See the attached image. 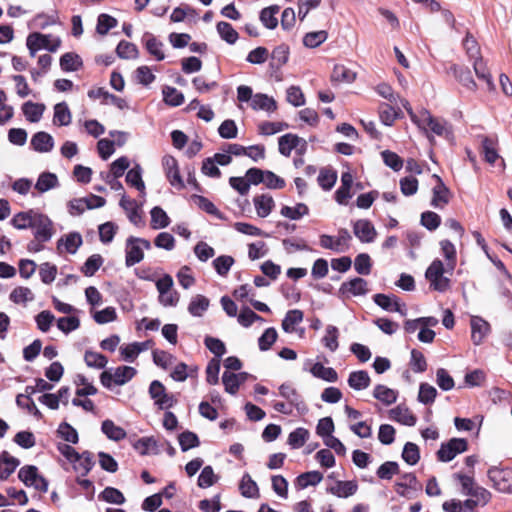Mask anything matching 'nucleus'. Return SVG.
I'll use <instances>...</instances> for the list:
<instances>
[{"label":"nucleus","instance_id":"1","mask_svg":"<svg viewBox=\"0 0 512 512\" xmlns=\"http://www.w3.org/2000/svg\"><path fill=\"white\" fill-rule=\"evenodd\" d=\"M11 224L18 230L32 229L38 242H48L54 234V226L51 219L34 209L19 212L11 219Z\"/></svg>","mask_w":512,"mask_h":512},{"label":"nucleus","instance_id":"2","mask_svg":"<svg viewBox=\"0 0 512 512\" xmlns=\"http://www.w3.org/2000/svg\"><path fill=\"white\" fill-rule=\"evenodd\" d=\"M404 107L411 116L412 121L420 129L425 132L431 131L438 136H443L447 133L446 122L433 117L429 111L423 109L418 114H414L407 102L404 104Z\"/></svg>","mask_w":512,"mask_h":512},{"label":"nucleus","instance_id":"3","mask_svg":"<svg viewBox=\"0 0 512 512\" xmlns=\"http://www.w3.org/2000/svg\"><path fill=\"white\" fill-rule=\"evenodd\" d=\"M26 46L32 57L36 52L41 49H46L49 52H56L61 46V39L51 34H42L34 32L28 35L26 39Z\"/></svg>","mask_w":512,"mask_h":512},{"label":"nucleus","instance_id":"4","mask_svg":"<svg viewBox=\"0 0 512 512\" xmlns=\"http://www.w3.org/2000/svg\"><path fill=\"white\" fill-rule=\"evenodd\" d=\"M136 373V369L131 366L110 368L101 373L100 382L104 387L111 389L114 385L122 386L126 384L136 375Z\"/></svg>","mask_w":512,"mask_h":512},{"label":"nucleus","instance_id":"5","mask_svg":"<svg viewBox=\"0 0 512 512\" xmlns=\"http://www.w3.org/2000/svg\"><path fill=\"white\" fill-rule=\"evenodd\" d=\"M151 249V243L147 239L130 236L125 245V265L132 267L144 258V251Z\"/></svg>","mask_w":512,"mask_h":512},{"label":"nucleus","instance_id":"6","mask_svg":"<svg viewBox=\"0 0 512 512\" xmlns=\"http://www.w3.org/2000/svg\"><path fill=\"white\" fill-rule=\"evenodd\" d=\"M445 273L451 274L452 272H447L446 265L444 266L440 259L433 260L425 273V277L429 281L430 287L433 290L439 292L448 290L450 287V280L444 276Z\"/></svg>","mask_w":512,"mask_h":512},{"label":"nucleus","instance_id":"7","mask_svg":"<svg viewBox=\"0 0 512 512\" xmlns=\"http://www.w3.org/2000/svg\"><path fill=\"white\" fill-rule=\"evenodd\" d=\"M351 239L352 237L348 230L342 228L338 231L337 237L322 234L319 237V244L324 249H329L341 253L349 249Z\"/></svg>","mask_w":512,"mask_h":512},{"label":"nucleus","instance_id":"8","mask_svg":"<svg viewBox=\"0 0 512 512\" xmlns=\"http://www.w3.org/2000/svg\"><path fill=\"white\" fill-rule=\"evenodd\" d=\"M149 395L154 400V404L161 410H168L176 405L177 398L166 391L164 385L154 380L149 386Z\"/></svg>","mask_w":512,"mask_h":512},{"label":"nucleus","instance_id":"9","mask_svg":"<svg viewBox=\"0 0 512 512\" xmlns=\"http://www.w3.org/2000/svg\"><path fill=\"white\" fill-rule=\"evenodd\" d=\"M18 478L29 487H34L40 492H47L48 482L38 473V468L33 465L23 466L18 473Z\"/></svg>","mask_w":512,"mask_h":512},{"label":"nucleus","instance_id":"10","mask_svg":"<svg viewBox=\"0 0 512 512\" xmlns=\"http://www.w3.org/2000/svg\"><path fill=\"white\" fill-rule=\"evenodd\" d=\"M488 478L499 492H512V468L492 467L488 470Z\"/></svg>","mask_w":512,"mask_h":512},{"label":"nucleus","instance_id":"11","mask_svg":"<svg viewBox=\"0 0 512 512\" xmlns=\"http://www.w3.org/2000/svg\"><path fill=\"white\" fill-rule=\"evenodd\" d=\"M467 448V440L463 438H452L448 442L441 444L437 452V458L441 462H449L458 454L465 452Z\"/></svg>","mask_w":512,"mask_h":512},{"label":"nucleus","instance_id":"12","mask_svg":"<svg viewBox=\"0 0 512 512\" xmlns=\"http://www.w3.org/2000/svg\"><path fill=\"white\" fill-rule=\"evenodd\" d=\"M162 167L170 185L178 190L185 187L184 181L180 175L178 161L171 155H165L162 158Z\"/></svg>","mask_w":512,"mask_h":512},{"label":"nucleus","instance_id":"13","mask_svg":"<svg viewBox=\"0 0 512 512\" xmlns=\"http://www.w3.org/2000/svg\"><path fill=\"white\" fill-rule=\"evenodd\" d=\"M480 153L488 164L497 167L501 172L504 171L505 162L498 154L496 142L493 139L482 137Z\"/></svg>","mask_w":512,"mask_h":512},{"label":"nucleus","instance_id":"14","mask_svg":"<svg viewBox=\"0 0 512 512\" xmlns=\"http://www.w3.org/2000/svg\"><path fill=\"white\" fill-rule=\"evenodd\" d=\"M421 488V484L413 473L404 474L401 480L395 484L396 492L407 498H410L413 492L421 490Z\"/></svg>","mask_w":512,"mask_h":512},{"label":"nucleus","instance_id":"15","mask_svg":"<svg viewBox=\"0 0 512 512\" xmlns=\"http://www.w3.org/2000/svg\"><path fill=\"white\" fill-rule=\"evenodd\" d=\"M368 292L367 281L363 278H353L350 281L342 283L339 293L343 297L362 296Z\"/></svg>","mask_w":512,"mask_h":512},{"label":"nucleus","instance_id":"16","mask_svg":"<svg viewBox=\"0 0 512 512\" xmlns=\"http://www.w3.org/2000/svg\"><path fill=\"white\" fill-rule=\"evenodd\" d=\"M353 232L355 236L363 243H371L374 241L377 232L369 220L360 219L354 222Z\"/></svg>","mask_w":512,"mask_h":512},{"label":"nucleus","instance_id":"17","mask_svg":"<svg viewBox=\"0 0 512 512\" xmlns=\"http://www.w3.org/2000/svg\"><path fill=\"white\" fill-rule=\"evenodd\" d=\"M432 177L436 180V185L433 188L431 205L435 208H443L449 202L450 191L438 175L434 174Z\"/></svg>","mask_w":512,"mask_h":512},{"label":"nucleus","instance_id":"18","mask_svg":"<svg viewBox=\"0 0 512 512\" xmlns=\"http://www.w3.org/2000/svg\"><path fill=\"white\" fill-rule=\"evenodd\" d=\"M120 206L126 212L128 219L136 226H143L144 221L140 212V206L133 199L127 198L125 195L120 200Z\"/></svg>","mask_w":512,"mask_h":512},{"label":"nucleus","instance_id":"19","mask_svg":"<svg viewBox=\"0 0 512 512\" xmlns=\"http://www.w3.org/2000/svg\"><path fill=\"white\" fill-rule=\"evenodd\" d=\"M247 373H233L225 371L222 375V383L225 391L231 395H235L240 387L247 380Z\"/></svg>","mask_w":512,"mask_h":512},{"label":"nucleus","instance_id":"20","mask_svg":"<svg viewBox=\"0 0 512 512\" xmlns=\"http://www.w3.org/2000/svg\"><path fill=\"white\" fill-rule=\"evenodd\" d=\"M82 245V236L78 232H71L61 237L57 242V249L60 253L66 251L70 254L77 252L78 248Z\"/></svg>","mask_w":512,"mask_h":512},{"label":"nucleus","instance_id":"21","mask_svg":"<svg viewBox=\"0 0 512 512\" xmlns=\"http://www.w3.org/2000/svg\"><path fill=\"white\" fill-rule=\"evenodd\" d=\"M471 325V338L475 345L483 342L490 330L488 322L478 316H473L470 321Z\"/></svg>","mask_w":512,"mask_h":512},{"label":"nucleus","instance_id":"22","mask_svg":"<svg viewBox=\"0 0 512 512\" xmlns=\"http://www.w3.org/2000/svg\"><path fill=\"white\" fill-rule=\"evenodd\" d=\"M142 42L148 53L157 61H162L165 58L163 51L164 44L153 34L146 32L142 37Z\"/></svg>","mask_w":512,"mask_h":512},{"label":"nucleus","instance_id":"23","mask_svg":"<svg viewBox=\"0 0 512 512\" xmlns=\"http://www.w3.org/2000/svg\"><path fill=\"white\" fill-rule=\"evenodd\" d=\"M389 418L402 425L414 426L416 424V416L405 406L398 405L389 411Z\"/></svg>","mask_w":512,"mask_h":512},{"label":"nucleus","instance_id":"24","mask_svg":"<svg viewBox=\"0 0 512 512\" xmlns=\"http://www.w3.org/2000/svg\"><path fill=\"white\" fill-rule=\"evenodd\" d=\"M250 107L255 111H265L272 113L277 109V103L273 97L263 93H256L250 103Z\"/></svg>","mask_w":512,"mask_h":512},{"label":"nucleus","instance_id":"25","mask_svg":"<svg viewBox=\"0 0 512 512\" xmlns=\"http://www.w3.org/2000/svg\"><path fill=\"white\" fill-rule=\"evenodd\" d=\"M358 490L355 481H336V483L327 488V492L339 498H347L354 495Z\"/></svg>","mask_w":512,"mask_h":512},{"label":"nucleus","instance_id":"26","mask_svg":"<svg viewBox=\"0 0 512 512\" xmlns=\"http://www.w3.org/2000/svg\"><path fill=\"white\" fill-rule=\"evenodd\" d=\"M31 146L40 153L50 152L54 147V139L47 132H37L31 138Z\"/></svg>","mask_w":512,"mask_h":512},{"label":"nucleus","instance_id":"27","mask_svg":"<svg viewBox=\"0 0 512 512\" xmlns=\"http://www.w3.org/2000/svg\"><path fill=\"white\" fill-rule=\"evenodd\" d=\"M441 254L446 261L447 272H453L457 264V252L453 243L449 240L440 241Z\"/></svg>","mask_w":512,"mask_h":512},{"label":"nucleus","instance_id":"28","mask_svg":"<svg viewBox=\"0 0 512 512\" xmlns=\"http://www.w3.org/2000/svg\"><path fill=\"white\" fill-rule=\"evenodd\" d=\"M20 461L4 451L0 455V479H7L19 466Z\"/></svg>","mask_w":512,"mask_h":512},{"label":"nucleus","instance_id":"29","mask_svg":"<svg viewBox=\"0 0 512 512\" xmlns=\"http://www.w3.org/2000/svg\"><path fill=\"white\" fill-rule=\"evenodd\" d=\"M46 107L42 103L27 101L22 105V112L27 121L31 123L39 122L43 116Z\"/></svg>","mask_w":512,"mask_h":512},{"label":"nucleus","instance_id":"30","mask_svg":"<svg viewBox=\"0 0 512 512\" xmlns=\"http://www.w3.org/2000/svg\"><path fill=\"white\" fill-rule=\"evenodd\" d=\"M309 372L316 378L322 379L326 382H336L338 374L332 367H325L322 363L316 362L309 368Z\"/></svg>","mask_w":512,"mask_h":512},{"label":"nucleus","instance_id":"31","mask_svg":"<svg viewBox=\"0 0 512 512\" xmlns=\"http://www.w3.org/2000/svg\"><path fill=\"white\" fill-rule=\"evenodd\" d=\"M59 186V180L56 174L51 172H43L38 176L35 183V189L39 193H45Z\"/></svg>","mask_w":512,"mask_h":512},{"label":"nucleus","instance_id":"32","mask_svg":"<svg viewBox=\"0 0 512 512\" xmlns=\"http://www.w3.org/2000/svg\"><path fill=\"white\" fill-rule=\"evenodd\" d=\"M253 203L257 215L261 218L267 217L274 207V200L272 196L267 194H262L254 197Z\"/></svg>","mask_w":512,"mask_h":512},{"label":"nucleus","instance_id":"33","mask_svg":"<svg viewBox=\"0 0 512 512\" xmlns=\"http://www.w3.org/2000/svg\"><path fill=\"white\" fill-rule=\"evenodd\" d=\"M72 121V115L66 102L57 103L54 106L53 124L68 126Z\"/></svg>","mask_w":512,"mask_h":512},{"label":"nucleus","instance_id":"34","mask_svg":"<svg viewBox=\"0 0 512 512\" xmlns=\"http://www.w3.org/2000/svg\"><path fill=\"white\" fill-rule=\"evenodd\" d=\"M73 469L80 474V476L87 475L93 468L95 462L92 453L85 451L79 455L77 460L72 462Z\"/></svg>","mask_w":512,"mask_h":512},{"label":"nucleus","instance_id":"35","mask_svg":"<svg viewBox=\"0 0 512 512\" xmlns=\"http://www.w3.org/2000/svg\"><path fill=\"white\" fill-rule=\"evenodd\" d=\"M210 301L204 295L198 294L191 298L188 312L194 317H201L209 308Z\"/></svg>","mask_w":512,"mask_h":512},{"label":"nucleus","instance_id":"36","mask_svg":"<svg viewBox=\"0 0 512 512\" xmlns=\"http://www.w3.org/2000/svg\"><path fill=\"white\" fill-rule=\"evenodd\" d=\"M304 314L299 309L289 310L283 321H282V329L286 333L296 332V326L303 321Z\"/></svg>","mask_w":512,"mask_h":512},{"label":"nucleus","instance_id":"37","mask_svg":"<svg viewBox=\"0 0 512 512\" xmlns=\"http://www.w3.org/2000/svg\"><path fill=\"white\" fill-rule=\"evenodd\" d=\"M150 226L154 230L163 229L169 226L170 218L167 213L159 206H155L150 211Z\"/></svg>","mask_w":512,"mask_h":512},{"label":"nucleus","instance_id":"38","mask_svg":"<svg viewBox=\"0 0 512 512\" xmlns=\"http://www.w3.org/2000/svg\"><path fill=\"white\" fill-rule=\"evenodd\" d=\"M371 382L369 374L364 370L351 372L348 377V385L354 390H364Z\"/></svg>","mask_w":512,"mask_h":512},{"label":"nucleus","instance_id":"39","mask_svg":"<svg viewBox=\"0 0 512 512\" xmlns=\"http://www.w3.org/2000/svg\"><path fill=\"white\" fill-rule=\"evenodd\" d=\"M102 432L106 435V437L113 441H120L126 437V431L117 426L112 420H104L101 425Z\"/></svg>","mask_w":512,"mask_h":512},{"label":"nucleus","instance_id":"40","mask_svg":"<svg viewBox=\"0 0 512 512\" xmlns=\"http://www.w3.org/2000/svg\"><path fill=\"white\" fill-rule=\"evenodd\" d=\"M239 489L241 495L245 498H258L259 488L256 482L248 473H245L240 481Z\"/></svg>","mask_w":512,"mask_h":512},{"label":"nucleus","instance_id":"41","mask_svg":"<svg viewBox=\"0 0 512 512\" xmlns=\"http://www.w3.org/2000/svg\"><path fill=\"white\" fill-rule=\"evenodd\" d=\"M323 479V475L318 471H309L299 475L296 478L295 486L297 489H305L308 486H315Z\"/></svg>","mask_w":512,"mask_h":512},{"label":"nucleus","instance_id":"42","mask_svg":"<svg viewBox=\"0 0 512 512\" xmlns=\"http://www.w3.org/2000/svg\"><path fill=\"white\" fill-rule=\"evenodd\" d=\"M34 298L35 296L32 290L24 286L14 288L9 295L10 301L21 305H26L28 302L33 301Z\"/></svg>","mask_w":512,"mask_h":512},{"label":"nucleus","instance_id":"43","mask_svg":"<svg viewBox=\"0 0 512 512\" xmlns=\"http://www.w3.org/2000/svg\"><path fill=\"white\" fill-rule=\"evenodd\" d=\"M373 396L381 401L385 405H391L397 400L398 393L397 391L385 386V385H377L374 388Z\"/></svg>","mask_w":512,"mask_h":512},{"label":"nucleus","instance_id":"44","mask_svg":"<svg viewBox=\"0 0 512 512\" xmlns=\"http://www.w3.org/2000/svg\"><path fill=\"white\" fill-rule=\"evenodd\" d=\"M298 143H301V138L294 134H285L278 140L279 152L288 157L294 148H298Z\"/></svg>","mask_w":512,"mask_h":512},{"label":"nucleus","instance_id":"45","mask_svg":"<svg viewBox=\"0 0 512 512\" xmlns=\"http://www.w3.org/2000/svg\"><path fill=\"white\" fill-rule=\"evenodd\" d=\"M280 7L272 5L264 8L260 13V21L268 29H274L278 25L277 14L279 13Z\"/></svg>","mask_w":512,"mask_h":512},{"label":"nucleus","instance_id":"46","mask_svg":"<svg viewBox=\"0 0 512 512\" xmlns=\"http://www.w3.org/2000/svg\"><path fill=\"white\" fill-rule=\"evenodd\" d=\"M126 182L132 187H135L142 194H145V184L142 179V168L140 165H135L127 172Z\"/></svg>","mask_w":512,"mask_h":512},{"label":"nucleus","instance_id":"47","mask_svg":"<svg viewBox=\"0 0 512 512\" xmlns=\"http://www.w3.org/2000/svg\"><path fill=\"white\" fill-rule=\"evenodd\" d=\"M93 320L100 325L111 323L117 319V312L114 307H106L102 310L91 309Z\"/></svg>","mask_w":512,"mask_h":512},{"label":"nucleus","instance_id":"48","mask_svg":"<svg viewBox=\"0 0 512 512\" xmlns=\"http://www.w3.org/2000/svg\"><path fill=\"white\" fill-rule=\"evenodd\" d=\"M82 66V60L75 53H65L60 58V67L65 72L77 71Z\"/></svg>","mask_w":512,"mask_h":512},{"label":"nucleus","instance_id":"49","mask_svg":"<svg viewBox=\"0 0 512 512\" xmlns=\"http://www.w3.org/2000/svg\"><path fill=\"white\" fill-rule=\"evenodd\" d=\"M338 338V328L333 325H328L325 329V335L322 338V343L329 351L335 352L339 347Z\"/></svg>","mask_w":512,"mask_h":512},{"label":"nucleus","instance_id":"50","mask_svg":"<svg viewBox=\"0 0 512 512\" xmlns=\"http://www.w3.org/2000/svg\"><path fill=\"white\" fill-rule=\"evenodd\" d=\"M328 38V33L325 30L308 32L303 37V44L307 48H316L324 43Z\"/></svg>","mask_w":512,"mask_h":512},{"label":"nucleus","instance_id":"51","mask_svg":"<svg viewBox=\"0 0 512 512\" xmlns=\"http://www.w3.org/2000/svg\"><path fill=\"white\" fill-rule=\"evenodd\" d=\"M100 500H103L107 503L121 505L125 502V497L123 493L114 488V487H106L98 496Z\"/></svg>","mask_w":512,"mask_h":512},{"label":"nucleus","instance_id":"52","mask_svg":"<svg viewBox=\"0 0 512 512\" xmlns=\"http://www.w3.org/2000/svg\"><path fill=\"white\" fill-rule=\"evenodd\" d=\"M337 173L329 168H322L319 172L317 181L324 190H330L336 183Z\"/></svg>","mask_w":512,"mask_h":512},{"label":"nucleus","instance_id":"53","mask_svg":"<svg viewBox=\"0 0 512 512\" xmlns=\"http://www.w3.org/2000/svg\"><path fill=\"white\" fill-rule=\"evenodd\" d=\"M162 93L165 103L170 106H180L184 102V95L174 87L165 86Z\"/></svg>","mask_w":512,"mask_h":512},{"label":"nucleus","instance_id":"54","mask_svg":"<svg viewBox=\"0 0 512 512\" xmlns=\"http://www.w3.org/2000/svg\"><path fill=\"white\" fill-rule=\"evenodd\" d=\"M280 213L282 216L291 220H298L302 216L307 215L309 213V209L304 203H298L294 207L283 206Z\"/></svg>","mask_w":512,"mask_h":512},{"label":"nucleus","instance_id":"55","mask_svg":"<svg viewBox=\"0 0 512 512\" xmlns=\"http://www.w3.org/2000/svg\"><path fill=\"white\" fill-rule=\"evenodd\" d=\"M84 361L87 366L97 369L105 368L108 359L101 353L87 350L84 355Z\"/></svg>","mask_w":512,"mask_h":512},{"label":"nucleus","instance_id":"56","mask_svg":"<svg viewBox=\"0 0 512 512\" xmlns=\"http://www.w3.org/2000/svg\"><path fill=\"white\" fill-rule=\"evenodd\" d=\"M309 438V431L305 428L299 427L292 431L288 436V444L297 449L302 447Z\"/></svg>","mask_w":512,"mask_h":512},{"label":"nucleus","instance_id":"57","mask_svg":"<svg viewBox=\"0 0 512 512\" xmlns=\"http://www.w3.org/2000/svg\"><path fill=\"white\" fill-rule=\"evenodd\" d=\"M134 449L141 455H147L157 452V444L152 437H143L137 440L134 445Z\"/></svg>","mask_w":512,"mask_h":512},{"label":"nucleus","instance_id":"58","mask_svg":"<svg viewBox=\"0 0 512 512\" xmlns=\"http://www.w3.org/2000/svg\"><path fill=\"white\" fill-rule=\"evenodd\" d=\"M116 53L123 59H135L138 57L139 51L135 44L128 41H120L117 45Z\"/></svg>","mask_w":512,"mask_h":512},{"label":"nucleus","instance_id":"59","mask_svg":"<svg viewBox=\"0 0 512 512\" xmlns=\"http://www.w3.org/2000/svg\"><path fill=\"white\" fill-rule=\"evenodd\" d=\"M473 67L475 74L481 80H484L489 89L493 88V81L490 72L488 71L486 64L483 59L480 57L478 59L473 60Z\"/></svg>","mask_w":512,"mask_h":512},{"label":"nucleus","instance_id":"60","mask_svg":"<svg viewBox=\"0 0 512 512\" xmlns=\"http://www.w3.org/2000/svg\"><path fill=\"white\" fill-rule=\"evenodd\" d=\"M217 31L221 38L229 44H234L238 39L237 31L228 22H219L217 24Z\"/></svg>","mask_w":512,"mask_h":512},{"label":"nucleus","instance_id":"61","mask_svg":"<svg viewBox=\"0 0 512 512\" xmlns=\"http://www.w3.org/2000/svg\"><path fill=\"white\" fill-rule=\"evenodd\" d=\"M403 460L409 465H415L420 459L419 448L415 443L407 442L402 451Z\"/></svg>","mask_w":512,"mask_h":512},{"label":"nucleus","instance_id":"62","mask_svg":"<svg viewBox=\"0 0 512 512\" xmlns=\"http://www.w3.org/2000/svg\"><path fill=\"white\" fill-rule=\"evenodd\" d=\"M217 480L218 476L215 475L213 468L205 466L198 477V486L200 488H208L214 485Z\"/></svg>","mask_w":512,"mask_h":512},{"label":"nucleus","instance_id":"63","mask_svg":"<svg viewBox=\"0 0 512 512\" xmlns=\"http://www.w3.org/2000/svg\"><path fill=\"white\" fill-rule=\"evenodd\" d=\"M371 258L366 253L358 254L354 261V268L360 275H368L371 272Z\"/></svg>","mask_w":512,"mask_h":512},{"label":"nucleus","instance_id":"64","mask_svg":"<svg viewBox=\"0 0 512 512\" xmlns=\"http://www.w3.org/2000/svg\"><path fill=\"white\" fill-rule=\"evenodd\" d=\"M356 78V73L345 67L344 65H336L332 72V79L342 82H353Z\"/></svg>","mask_w":512,"mask_h":512}]
</instances>
